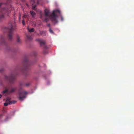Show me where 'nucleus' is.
<instances>
[{"instance_id":"1","label":"nucleus","mask_w":134,"mask_h":134,"mask_svg":"<svg viewBox=\"0 0 134 134\" xmlns=\"http://www.w3.org/2000/svg\"><path fill=\"white\" fill-rule=\"evenodd\" d=\"M0 8L1 10L0 12V22L4 19V13L8 15V13L10 12L12 10L11 5L10 4L7 5L4 3H0Z\"/></svg>"},{"instance_id":"2","label":"nucleus","mask_w":134,"mask_h":134,"mask_svg":"<svg viewBox=\"0 0 134 134\" xmlns=\"http://www.w3.org/2000/svg\"><path fill=\"white\" fill-rule=\"evenodd\" d=\"M3 87L4 90L2 92L3 94H4L7 93H11L15 92L16 90V88L15 87H13L10 88V86L8 85H3Z\"/></svg>"},{"instance_id":"3","label":"nucleus","mask_w":134,"mask_h":134,"mask_svg":"<svg viewBox=\"0 0 134 134\" xmlns=\"http://www.w3.org/2000/svg\"><path fill=\"white\" fill-rule=\"evenodd\" d=\"M10 28H9L8 37L9 40H11L13 39L12 35L13 31L16 29V24L14 22L13 24H10Z\"/></svg>"},{"instance_id":"4","label":"nucleus","mask_w":134,"mask_h":134,"mask_svg":"<svg viewBox=\"0 0 134 134\" xmlns=\"http://www.w3.org/2000/svg\"><path fill=\"white\" fill-rule=\"evenodd\" d=\"M57 13H59L60 14V12L59 10L57 9L53 10L52 14L50 16V18L52 21L55 24H56L58 22V20L57 19V18L58 17V16L56 14Z\"/></svg>"},{"instance_id":"5","label":"nucleus","mask_w":134,"mask_h":134,"mask_svg":"<svg viewBox=\"0 0 134 134\" xmlns=\"http://www.w3.org/2000/svg\"><path fill=\"white\" fill-rule=\"evenodd\" d=\"M17 74H16V75ZM15 74H11L9 76H5V79L8 81L11 84L13 83L15 81Z\"/></svg>"},{"instance_id":"6","label":"nucleus","mask_w":134,"mask_h":134,"mask_svg":"<svg viewBox=\"0 0 134 134\" xmlns=\"http://www.w3.org/2000/svg\"><path fill=\"white\" fill-rule=\"evenodd\" d=\"M28 93V92L26 91H19V99L21 101H23L26 97V94Z\"/></svg>"},{"instance_id":"7","label":"nucleus","mask_w":134,"mask_h":134,"mask_svg":"<svg viewBox=\"0 0 134 134\" xmlns=\"http://www.w3.org/2000/svg\"><path fill=\"white\" fill-rule=\"evenodd\" d=\"M23 64L26 67V69H28V66L31 64L29 61L28 59L27 58H24L23 62Z\"/></svg>"},{"instance_id":"8","label":"nucleus","mask_w":134,"mask_h":134,"mask_svg":"<svg viewBox=\"0 0 134 134\" xmlns=\"http://www.w3.org/2000/svg\"><path fill=\"white\" fill-rule=\"evenodd\" d=\"M15 101H10L8 99H7L6 102L4 103V105L5 106H7L8 104H14L16 103Z\"/></svg>"},{"instance_id":"9","label":"nucleus","mask_w":134,"mask_h":134,"mask_svg":"<svg viewBox=\"0 0 134 134\" xmlns=\"http://www.w3.org/2000/svg\"><path fill=\"white\" fill-rule=\"evenodd\" d=\"M37 40L39 42L41 46L43 45L45 48H47L46 46L45 45V42L44 41L40 39H37Z\"/></svg>"},{"instance_id":"10","label":"nucleus","mask_w":134,"mask_h":134,"mask_svg":"<svg viewBox=\"0 0 134 134\" xmlns=\"http://www.w3.org/2000/svg\"><path fill=\"white\" fill-rule=\"evenodd\" d=\"M49 10L48 9H46L44 10V14L45 16H49Z\"/></svg>"},{"instance_id":"11","label":"nucleus","mask_w":134,"mask_h":134,"mask_svg":"<svg viewBox=\"0 0 134 134\" xmlns=\"http://www.w3.org/2000/svg\"><path fill=\"white\" fill-rule=\"evenodd\" d=\"M30 83H27L25 84H23L22 83H21L20 84V86L21 87L24 86H26L28 87L30 86Z\"/></svg>"},{"instance_id":"12","label":"nucleus","mask_w":134,"mask_h":134,"mask_svg":"<svg viewBox=\"0 0 134 134\" xmlns=\"http://www.w3.org/2000/svg\"><path fill=\"white\" fill-rule=\"evenodd\" d=\"M16 38L17 42L18 43H20L21 42V40L20 39V37L18 35H17Z\"/></svg>"},{"instance_id":"13","label":"nucleus","mask_w":134,"mask_h":134,"mask_svg":"<svg viewBox=\"0 0 134 134\" xmlns=\"http://www.w3.org/2000/svg\"><path fill=\"white\" fill-rule=\"evenodd\" d=\"M30 13L32 17L33 18L36 15L35 13L32 10L30 11Z\"/></svg>"},{"instance_id":"14","label":"nucleus","mask_w":134,"mask_h":134,"mask_svg":"<svg viewBox=\"0 0 134 134\" xmlns=\"http://www.w3.org/2000/svg\"><path fill=\"white\" fill-rule=\"evenodd\" d=\"M28 31L30 32H33L34 31V29L33 28H31L30 29H29L28 27L27 28Z\"/></svg>"},{"instance_id":"15","label":"nucleus","mask_w":134,"mask_h":134,"mask_svg":"<svg viewBox=\"0 0 134 134\" xmlns=\"http://www.w3.org/2000/svg\"><path fill=\"white\" fill-rule=\"evenodd\" d=\"M26 36L27 37V39L28 40H31L32 39V37L29 35H26Z\"/></svg>"},{"instance_id":"16","label":"nucleus","mask_w":134,"mask_h":134,"mask_svg":"<svg viewBox=\"0 0 134 134\" xmlns=\"http://www.w3.org/2000/svg\"><path fill=\"white\" fill-rule=\"evenodd\" d=\"M41 35L42 36H45L46 35V32L44 31H42L40 32Z\"/></svg>"},{"instance_id":"17","label":"nucleus","mask_w":134,"mask_h":134,"mask_svg":"<svg viewBox=\"0 0 134 134\" xmlns=\"http://www.w3.org/2000/svg\"><path fill=\"white\" fill-rule=\"evenodd\" d=\"M28 17V15L26 14H24L23 16L22 17V18L24 19Z\"/></svg>"},{"instance_id":"18","label":"nucleus","mask_w":134,"mask_h":134,"mask_svg":"<svg viewBox=\"0 0 134 134\" xmlns=\"http://www.w3.org/2000/svg\"><path fill=\"white\" fill-rule=\"evenodd\" d=\"M35 3V1L34 0H31L30 4L31 5H32L34 4Z\"/></svg>"},{"instance_id":"19","label":"nucleus","mask_w":134,"mask_h":134,"mask_svg":"<svg viewBox=\"0 0 134 134\" xmlns=\"http://www.w3.org/2000/svg\"><path fill=\"white\" fill-rule=\"evenodd\" d=\"M36 5H34L32 6V9L34 10H36Z\"/></svg>"},{"instance_id":"20","label":"nucleus","mask_w":134,"mask_h":134,"mask_svg":"<svg viewBox=\"0 0 134 134\" xmlns=\"http://www.w3.org/2000/svg\"><path fill=\"white\" fill-rule=\"evenodd\" d=\"M49 31L52 34H53L54 33L53 32V30L51 29V28L50 27L49 29Z\"/></svg>"},{"instance_id":"21","label":"nucleus","mask_w":134,"mask_h":134,"mask_svg":"<svg viewBox=\"0 0 134 134\" xmlns=\"http://www.w3.org/2000/svg\"><path fill=\"white\" fill-rule=\"evenodd\" d=\"M22 23L23 25H25V21L24 19H23L22 21Z\"/></svg>"},{"instance_id":"22","label":"nucleus","mask_w":134,"mask_h":134,"mask_svg":"<svg viewBox=\"0 0 134 134\" xmlns=\"http://www.w3.org/2000/svg\"><path fill=\"white\" fill-rule=\"evenodd\" d=\"M1 43H2V44H4L5 43V41H4V39L3 38H2Z\"/></svg>"},{"instance_id":"23","label":"nucleus","mask_w":134,"mask_h":134,"mask_svg":"<svg viewBox=\"0 0 134 134\" xmlns=\"http://www.w3.org/2000/svg\"><path fill=\"white\" fill-rule=\"evenodd\" d=\"M33 55L34 56H36L37 55V53L36 52H34L32 53Z\"/></svg>"},{"instance_id":"24","label":"nucleus","mask_w":134,"mask_h":134,"mask_svg":"<svg viewBox=\"0 0 134 134\" xmlns=\"http://www.w3.org/2000/svg\"><path fill=\"white\" fill-rule=\"evenodd\" d=\"M44 21H45V22L46 23L48 21V19H47V18H45V19H44Z\"/></svg>"},{"instance_id":"25","label":"nucleus","mask_w":134,"mask_h":134,"mask_svg":"<svg viewBox=\"0 0 134 134\" xmlns=\"http://www.w3.org/2000/svg\"><path fill=\"white\" fill-rule=\"evenodd\" d=\"M47 52L46 51H44L43 52V53L44 54H46L47 53Z\"/></svg>"},{"instance_id":"26","label":"nucleus","mask_w":134,"mask_h":134,"mask_svg":"<svg viewBox=\"0 0 134 134\" xmlns=\"http://www.w3.org/2000/svg\"><path fill=\"white\" fill-rule=\"evenodd\" d=\"M61 16V20L62 21H63V17L62 16Z\"/></svg>"},{"instance_id":"27","label":"nucleus","mask_w":134,"mask_h":134,"mask_svg":"<svg viewBox=\"0 0 134 134\" xmlns=\"http://www.w3.org/2000/svg\"><path fill=\"white\" fill-rule=\"evenodd\" d=\"M47 26L48 27H50V24H48L47 25Z\"/></svg>"},{"instance_id":"28","label":"nucleus","mask_w":134,"mask_h":134,"mask_svg":"<svg viewBox=\"0 0 134 134\" xmlns=\"http://www.w3.org/2000/svg\"><path fill=\"white\" fill-rule=\"evenodd\" d=\"M40 1V0H37V4H39Z\"/></svg>"},{"instance_id":"29","label":"nucleus","mask_w":134,"mask_h":134,"mask_svg":"<svg viewBox=\"0 0 134 134\" xmlns=\"http://www.w3.org/2000/svg\"><path fill=\"white\" fill-rule=\"evenodd\" d=\"M3 70V69L2 68L1 69H0V72H1Z\"/></svg>"},{"instance_id":"30","label":"nucleus","mask_w":134,"mask_h":134,"mask_svg":"<svg viewBox=\"0 0 134 134\" xmlns=\"http://www.w3.org/2000/svg\"><path fill=\"white\" fill-rule=\"evenodd\" d=\"M11 51L12 52H15V50H14V49H12L11 50Z\"/></svg>"},{"instance_id":"31","label":"nucleus","mask_w":134,"mask_h":134,"mask_svg":"<svg viewBox=\"0 0 134 134\" xmlns=\"http://www.w3.org/2000/svg\"><path fill=\"white\" fill-rule=\"evenodd\" d=\"M18 68H17V69H15V72H16V71H17L18 70Z\"/></svg>"},{"instance_id":"32","label":"nucleus","mask_w":134,"mask_h":134,"mask_svg":"<svg viewBox=\"0 0 134 134\" xmlns=\"http://www.w3.org/2000/svg\"><path fill=\"white\" fill-rule=\"evenodd\" d=\"M40 18L42 19V14H40Z\"/></svg>"},{"instance_id":"33","label":"nucleus","mask_w":134,"mask_h":134,"mask_svg":"<svg viewBox=\"0 0 134 134\" xmlns=\"http://www.w3.org/2000/svg\"><path fill=\"white\" fill-rule=\"evenodd\" d=\"M21 19V14L20 15V16L19 17V19L20 20Z\"/></svg>"},{"instance_id":"34","label":"nucleus","mask_w":134,"mask_h":134,"mask_svg":"<svg viewBox=\"0 0 134 134\" xmlns=\"http://www.w3.org/2000/svg\"><path fill=\"white\" fill-rule=\"evenodd\" d=\"M2 95L0 94V98H1L2 97Z\"/></svg>"},{"instance_id":"35","label":"nucleus","mask_w":134,"mask_h":134,"mask_svg":"<svg viewBox=\"0 0 134 134\" xmlns=\"http://www.w3.org/2000/svg\"><path fill=\"white\" fill-rule=\"evenodd\" d=\"M26 5H27V6H28V5L27 4H26Z\"/></svg>"}]
</instances>
